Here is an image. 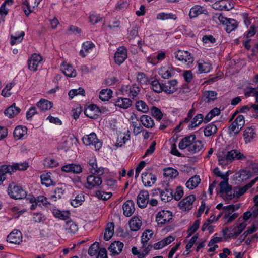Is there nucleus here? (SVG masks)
<instances>
[{
    "label": "nucleus",
    "instance_id": "nucleus-49",
    "mask_svg": "<svg viewBox=\"0 0 258 258\" xmlns=\"http://www.w3.org/2000/svg\"><path fill=\"white\" fill-rule=\"evenodd\" d=\"M247 224L245 222H243L239 224L237 226V230L234 232L233 233H231L229 234V237H237L242 232V231L245 228Z\"/></svg>",
    "mask_w": 258,
    "mask_h": 258
},
{
    "label": "nucleus",
    "instance_id": "nucleus-52",
    "mask_svg": "<svg viewBox=\"0 0 258 258\" xmlns=\"http://www.w3.org/2000/svg\"><path fill=\"white\" fill-rule=\"evenodd\" d=\"M164 175L166 177L175 178L178 176V172L175 169L172 168H168L164 170Z\"/></svg>",
    "mask_w": 258,
    "mask_h": 258
},
{
    "label": "nucleus",
    "instance_id": "nucleus-21",
    "mask_svg": "<svg viewBox=\"0 0 258 258\" xmlns=\"http://www.w3.org/2000/svg\"><path fill=\"white\" fill-rule=\"evenodd\" d=\"M100 112V110L97 105L91 104L85 109L84 113L87 116L91 118H94Z\"/></svg>",
    "mask_w": 258,
    "mask_h": 258
},
{
    "label": "nucleus",
    "instance_id": "nucleus-24",
    "mask_svg": "<svg viewBox=\"0 0 258 258\" xmlns=\"http://www.w3.org/2000/svg\"><path fill=\"white\" fill-rule=\"evenodd\" d=\"M20 111L21 109L16 107L15 103H13L5 110L4 113L9 118H11L18 114Z\"/></svg>",
    "mask_w": 258,
    "mask_h": 258
},
{
    "label": "nucleus",
    "instance_id": "nucleus-1",
    "mask_svg": "<svg viewBox=\"0 0 258 258\" xmlns=\"http://www.w3.org/2000/svg\"><path fill=\"white\" fill-rule=\"evenodd\" d=\"M8 193L10 197L14 199H22L26 197V192L20 186L14 182L9 184Z\"/></svg>",
    "mask_w": 258,
    "mask_h": 258
},
{
    "label": "nucleus",
    "instance_id": "nucleus-23",
    "mask_svg": "<svg viewBox=\"0 0 258 258\" xmlns=\"http://www.w3.org/2000/svg\"><path fill=\"white\" fill-rule=\"evenodd\" d=\"M94 47H95V45L92 42H84L82 44V49L80 51V55L82 57H85L87 54L90 53Z\"/></svg>",
    "mask_w": 258,
    "mask_h": 258
},
{
    "label": "nucleus",
    "instance_id": "nucleus-5",
    "mask_svg": "<svg viewBox=\"0 0 258 258\" xmlns=\"http://www.w3.org/2000/svg\"><path fill=\"white\" fill-rule=\"evenodd\" d=\"M127 50L124 47H119L114 54V61L116 64L120 65L127 58Z\"/></svg>",
    "mask_w": 258,
    "mask_h": 258
},
{
    "label": "nucleus",
    "instance_id": "nucleus-34",
    "mask_svg": "<svg viewBox=\"0 0 258 258\" xmlns=\"http://www.w3.org/2000/svg\"><path fill=\"white\" fill-rule=\"evenodd\" d=\"M201 179L199 176H194L190 178L186 182V187L190 189H192L198 185Z\"/></svg>",
    "mask_w": 258,
    "mask_h": 258
},
{
    "label": "nucleus",
    "instance_id": "nucleus-60",
    "mask_svg": "<svg viewBox=\"0 0 258 258\" xmlns=\"http://www.w3.org/2000/svg\"><path fill=\"white\" fill-rule=\"evenodd\" d=\"M183 193V187L180 186H177L173 195V198L176 201H179L182 197Z\"/></svg>",
    "mask_w": 258,
    "mask_h": 258
},
{
    "label": "nucleus",
    "instance_id": "nucleus-10",
    "mask_svg": "<svg viewBox=\"0 0 258 258\" xmlns=\"http://www.w3.org/2000/svg\"><path fill=\"white\" fill-rule=\"evenodd\" d=\"M175 57L178 60L191 64L194 59L190 53L187 51L178 50L176 52Z\"/></svg>",
    "mask_w": 258,
    "mask_h": 258
},
{
    "label": "nucleus",
    "instance_id": "nucleus-20",
    "mask_svg": "<svg viewBox=\"0 0 258 258\" xmlns=\"http://www.w3.org/2000/svg\"><path fill=\"white\" fill-rule=\"evenodd\" d=\"M7 241L14 244H19L22 241V236L20 231H12L7 236Z\"/></svg>",
    "mask_w": 258,
    "mask_h": 258
},
{
    "label": "nucleus",
    "instance_id": "nucleus-18",
    "mask_svg": "<svg viewBox=\"0 0 258 258\" xmlns=\"http://www.w3.org/2000/svg\"><path fill=\"white\" fill-rule=\"evenodd\" d=\"M63 171L66 172H71L73 173L78 174L82 172V168L79 164H69L62 167Z\"/></svg>",
    "mask_w": 258,
    "mask_h": 258
},
{
    "label": "nucleus",
    "instance_id": "nucleus-41",
    "mask_svg": "<svg viewBox=\"0 0 258 258\" xmlns=\"http://www.w3.org/2000/svg\"><path fill=\"white\" fill-rule=\"evenodd\" d=\"M112 93L110 89H103L100 92L99 98L103 101H107L111 97Z\"/></svg>",
    "mask_w": 258,
    "mask_h": 258
},
{
    "label": "nucleus",
    "instance_id": "nucleus-43",
    "mask_svg": "<svg viewBox=\"0 0 258 258\" xmlns=\"http://www.w3.org/2000/svg\"><path fill=\"white\" fill-rule=\"evenodd\" d=\"M157 18L162 20H165L168 19L176 20L177 17L176 15L173 14L172 13H160L157 14Z\"/></svg>",
    "mask_w": 258,
    "mask_h": 258
},
{
    "label": "nucleus",
    "instance_id": "nucleus-4",
    "mask_svg": "<svg viewBox=\"0 0 258 258\" xmlns=\"http://www.w3.org/2000/svg\"><path fill=\"white\" fill-rule=\"evenodd\" d=\"M196 199L194 195H191L183 199L178 203V206L183 211L189 210L192 207L193 202Z\"/></svg>",
    "mask_w": 258,
    "mask_h": 258
},
{
    "label": "nucleus",
    "instance_id": "nucleus-46",
    "mask_svg": "<svg viewBox=\"0 0 258 258\" xmlns=\"http://www.w3.org/2000/svg\"><path fill=\"white\" fill-rule=\"evenodd\" d=\"M203 12V8L199 6L192 7L189 12V16L191 18H195Z\"/></svg>",
    "mask_w": 258,
    "mask_h": 258
},
{
    "label": "nucleus",
    "instance_id": "nucleus-25",
    "mask_svg": "<svg viewBox=\"0 0 258 258\" xmlns=\"http://www.w3.org/2000/svg\"><path fill=\"white\" fill-rule=\"evenodd\" d=\"M61 69L63 74L68 77H75L77 75L75 69L71 65L69 64H62Z\"/></svg>",
    "mask_w": 258,
    "mask_h": 258
},
{
    "label": "nucleus",
    "instance_id": "nucleus-64",
    "mask_svg": "<svg viewBox=\"0 0 258 258\" xmlns=\"http://www.w3.org/2000/svg\"><path fill=\"white\" fill-rule=\"evenodd\" d=\"M234 121L235 122V124L238 125L241 129L242 128L245 124V119L242 115H238Z\"/></svg>",
    "mask_w": 258,
    "mask_h": 258
},
{
    "label": "nucleus",
    "instance_id": "nucleus-55",
    "mask_svg": "<svg viewBox=\"0 0 258 258\" xmlns=\"http://www.w3.org/2000/svg\"><path fill=\"white\" fill-rule=\"evenodd\" d=\"M173 70L172 68L165 69V68L161 69L160 71L159 74L164 79H168L171 77L173 74Z\"/></svg>",
    "mask_w": 258,
    "mask_h": 258
},
{
    "label": "nucleus",
    "instance_id": "nucleus-31",
    "mask_svg": "<svg viewBox=\"0 0 258 258\" xmlns=\"http://www.w3.org/2000/svg\"><path fill=\"white\" fill-rule=\"evenodd\" d=\"M52 104L51 102L42 99L37 103V106L41 111H46L51 109Z\"/></svg>",
    "mask_w": 258,
    "mask_h": 258
},
{
    "label": "nucleus",
    "instance_id": "nucleus-50",
    "mask_svg": "<svg viewBox=\"0 0 258 258\" xmlns=\"http://www.w3.org/2000/svg\"><path fill=\"white\" fill-rule=\"evenodd\" d=\"M54 216L62 220H66L69 218V213L65 211H61L59 210H54L53 211Z\"/></svg>",
    "mask_w": 258,
    "mask_h": 258
},
{
    "label": "nucleus",
    "instance_id": "nucleus-32",
    "mask_svg": "<svg viewBox=\"0 0 258 258\" xmlns=\"http://www.w3.org/2000/svg\"><path fill=\"white\" fill-rule=\"evenodd\" d=\"M142 124L147 128H152L154 125V122L152 118L148 115H143L140 117Z\"/></svg>",
    "mask_w": 258,
    "mask_h": 258
},
{
    "label": "nucleus",
    "instance_id": "nucleus-22",
    "mask_svg": "<svg viewBox=\"0 0 258 258\" xmlns=\"http://www.w3.org/2000/svg\"><path fill=\"white\" fill-rule=\"evenodd\" d=\"M123 244L119 241H115L112 243L109 247V250L113 255L119 254L123 247Z\"/></svg>",
    "mask_w": 258,
    "mask_h": 258
},
{
    "label": "nucleus",
    "instance_id": "nucleus-7",
    "mask_svg": "<svg viewBox=\"0 0 258 258\" xmlns=\"http://www.w3.org/2000/svg\"><path fill=\"white\" fill-rule=\"evenodd\" d=\"M98 176L90 175L87 178V183L85 185L86 188L92 189L99 186L102 183V180Z\"/></svg>",
    "mask_w": 258,
    "mask_h": 258
},
{
    "label": "nucleus",
    "instance_id": "nucleus-16",
    "mask_svg": "<svg viewBox=\"0 0 258 258\" xmlns=\"http://www.w3.org/2000/svg\"><path fill=\"white\" fill-rule=\"evenodd\" d=\"M227 158L229 160L230 162L234 160H243L245 158L243 154L238 150H232L226 153Z\"/></svg>",
    "mask_w": 258,
    "mask_h": 258
},
{
    "label": "nucleus",
    "instance_id": "nucleus-6",
    "mask_svg": "<svg viewBox=\"0 0 258 258\" xmlns=\"http://www.w3.org/2000/svg\"><path fill=\"white\" fill-rule=\"evenodd\" d=\"M172 219V213L168 211L159 212L156 216V221L158 224H165Z\"/></svg>",
    "mask_w": 258,
    "mask_h": 258
},
{
    "label": "nucleus",
    "instance_id": "nucleus-17",
    "mask_svg": "<svg viewBox=\"0 0 258 258\" xmlns=\"http://www.w3.org/2000/svg\"><path fill=\"white\" fill-rule=\"evenodd\" d=\"M134 203L132 200L126 201L122 205L123 214L126 217L131 216L135 212Z\"/></svg>",
    "mask_w": 258,
    "mask_h": 258
},
{
    "label": "nucleus",
    "instance_id": "nucleus-48",
    "mask_svg": "<svg viewBox=\"0 0 258 258\" xmlns=\"http://www.w3.org/2000/svg\"><path fill=\"white\" fill-rule=\"evenodd\" d=\"M131 125L133 128V133L137 136L142 131V127L140 123H138V120L131 121Z\"/></svg>",
    "mask_w": 258,
    "mask_h": 258
},
{
    "label": "nucleus",
    "instance_id": "nucleus-36",
    "mask_svg": "<svg viewBox=\"0 0 258 258\" xmlns=\"http://www.w3.org/2000/svg\"><path fill=\"white\" fill-rule=\"evenodd\" d=\"M7 174H11V171L10 170L8 165H3L0 167V184L6 179Z\"/></svg>",
    "mask_w": 258,
    "mask_h": 258
},
{
    "label": "nucleus",
    "instance_id": "nucleus-42",
    "mask_svg": "<svg viewBox=\"0 0 258 258\" xmlns=\"http://www.w3.org/2000/svg\"><path fill=\"white\" fill-rule=\"evenodd\" d=\"M217 131V126L212 123L208 124L204 130V134L206 136L209 137L215 134Z\"/></svg>",
    "mask_w": 258,
    "mask_h": 258
},
{
    "label": "nucleus",
    "instance_id": "nucleus-47",
    "mask_svg": "<svg viewBox=\"0 0 258 258\" xmlns=\"http://www.w3.org/2000/svg\"><path fill=\"white\" fill-rule=\"evenodd\" d=\"M152 89L154 91L157 93H160L163 91V84H160L159 81L155 79L151 83Z\"/></svg>",
    "mask_w": 258,
    "mask_h": 258
},
{
    "label": "nucleus",
    "instance_id": "nucleus-53",
    "mask_svg": "<svg viewBox=\"0 0 258 258\" xmlns=\"http://www.w3.org/2000/svg\"><path fill=\"white\" fill-rule=\"evenodd\" d=\"M137 109L139 111L146 113L149 111V108L145 102L143 101H138L136 104Z\"/></svg>",
    "mask_w": 258,
    "mask_h": 258
},
{
    "label": "nucleus",
    "instance_id": "nucleus-45",
    "mask_svg": "<svg viewBox=\"0 0 258 258\" xmlns=\"http://www.w3.org/2000/svg\"><path fill=\"white\" fill-rule=\"evenodd\" d=\"M140 90V89L138 85L133 84L129 87L127 91H128L129 96L132 97V98L134 99L137 96Z\"/></svg>",
    "mask_w": 258,
    "mask_h": 258
},
{
    "label": "nucleus",
    "instance_id": "nucleus-2",
    "mask_svg": "<svg viewBox=\"0 0 258 258\" xmlns=\"http://www.w3.org/2000/svg\"><path fill=\"white\" fill-rule=\"evenodd\" d=\"M220 191L219 194L221 197L226 200H231L235 196V190L233 192L231 186L228 183V179L225 181H221L220 184Z\"/></svg>",
    "mask_w": 258,
    "mask_h": 258
},
{
    "label": "nucleus",
    "instance_id": "nucleus-28",
    "mask_svg": "<svg viewBox=\"0 0 258 258\" xmlns=\"http://www.w3.org/2000/svg\"><path fill=\"white\" fill-rule=\"evenodd\" d=\"M114 225L113 222L109 223L107 224L104 233V238L108 241L111 239L114 233Z\"/></svg>",
    "mask_w": 258,
    "mask_h": 258
},
{
    "label": "nucleus",
    "instance_id": "nucleus-56",
    "mask_svg": "<svg viewBox=\"0 0 258 258\" xmlns=\"http://www.w3.org/2000/svg\"><path fill=\"white\" fill-rule=\"evenodd\" d=\"M238 175L237 179H238L239 181L246 180L251 176L249 171L245 170L240 171Z\"/></svg>",
    "mask_w": 258,
    "mask_h": 258
},
{
    "label": "nucleus",
    "instance_id": "nucleus-40",
    "mask_svg": "<svg viewBox=\"0 0 258 258\" xmlns=\"http://www.w3.org/2000/svg\"><path fill=\"white\" fill-rule=\"evenodd\" d=\"M203 117L204 116L202 114H197L196 116H195L191 123L189 124L188 127L189 128H194L197 127L203 122Z\"/></svg>",
    "mask_w": 258,
    "mask_h": 258
},
{
    "label": "nucleus",
    "instance_id": "nucleus-35",
    "mask_svg": "<svg viewBox=\"0 0 258 258\" xmlns=\"http://www.w3.org/2000/svg\"><path fill=\"white\" fill-rule=\"evenodd\" d=\"M217 93L214 91H205L203 94L205 101L206 102H210L217 99Z\"/></svg>",
    "mask_w": 258,
    "mask_h": 258
},
{
    "label": "nucleus",
    "instance_id": "nucleus-33",
    "mask_svg": "<svg viewBox=\"0 0 258 258\" xmlns=\"http://www.w3.org/2000/svg\"><path fill=\"white\" fill-rule=\"evenodd\" d=\"M11 173L16 170H25L28 167V164L27 162L21 163H15L11 166H9Z\"/></svg>",
    "mask_w": 258,
    "mask_h": 258
},
{
    "label": "nucleus",
    "instance_id": "nucleus-58",
    "mask_svg": "<svg viewBox=\"0 0 258 258\" xmlns=\"http://www.w3.org/2000/svg\"><path fill=\"white\" fill-rule=\"evenodd\" d=\"M85 91L83 88L80 87L78 89H72L68 93V95L70 98L72 99L75 96L81 94L84 96Z\"/></svg>",
    "mask_w": 258,
    "mask_h": 258
},
{
    "label": "nucleus",
    "instance_id": "nucleus-29",
    "mask_svg": "<svg viewBox=\"0 0 258 258\" xmlns=\"http://www.w3.org/2000/svg\"><path fill=\"white\" fill-rule=\"evenodd\" d=\"M89 165L90 166L89 169L91 173L97 175H100L103 173L104 169L101 167H98L96 161H93L92 162L90 161Z\"/></svg>",
    "mask_w": 258,
    "mask_h": 258
},
{
    "label": "nucleus",
    "instance_id": "nucleus-13",
    "mask_svg": "<svg viewBox=\"0 0 258 258\" xmlns=\"http://www.w3.org/2000/svg\"><path fill=\"white\" fill-rule=\"evenodd\" d=\"M42 58L40 55L33 54L31 55L28 61L29 69L32 71H36L39 63L42 61Z\"/></svg>",
    "mask_w": 258,
    "mask_h": 258
},
{
    "label": "nucleus",
    "instance_id": "nucleus-44",
    "mask_svg": "<svg viewBox=\"0 0 258 258\" xmlns=\"http://www.w3.org/2000/svg\"><path fill=\"white\" fill-rule=\"evenodd\" d=\"M200 224V220H196L193 224L190 226L187 230L188 235L187 238L190 237L199 228Z\"/></svg>",
    "mask_w": 258,
    "mask_h": 258
},
{
    "label": "nucleus",
    "instance_id": "nucleus-3",
    "mask_svg": "<svg viewBox=\"0 0 258 258\" xmlns=\"http://www.w3.org/2000/svg\"><path fill=\"white\" fill-rule=\"evenodd\" d=\"M82 141L86 146L93 145L96 150H99L102 145V142L97 138L94 133L84 136L82 138Z\"/></svg>",
    "mask_w": 258,
    "mask_h": 258
},
{
    "label": "nucleus",
    "instance_id": "nucleus-27",
    "mask_svg": "<svg viewBox=\"0 0 258 258\" xmlns=\"http://www.w3.org/2000/svg\"><path fill=\"white\" fill-rule=\"evenodd\" d=\"M132 105V101L126 98H119L115 101V106L126 109Z\"/></svg>",
    "mask_w": 258,
    "mask_h": 258
},
{
    "label": "nucleus",
    "instance_id": "nucleus-62",
    "mask_svg": "<svg viewBox=\"0 0 258 258\" xmlns=\"http://www.w3.org/2000/svg\"><path fill=\"white\" fill-rule=\"evenodd\" d=\"M235 123V122L233 121L229 126V130L230 131V134H232V133H233L234 135H237L241 130L240 128H239V126H238V125Z\"/></svg>",
    "mask_w": 258,
    "mask_h": 258
},
{
    "label": "nucleus",
    "instance_id": "nucleus-39",
    "mask_svg": "<svg viewBox=\"0 0 258 258\" xmlns=\"http://www.w3.org/2000/svg\"><path fill=\"white\" fill-rule=\"evenodd\" d=\"M198 67L200 73H208L211 69V64L205 62H198Z\"/></svg>",
    "mask_w": 258,
    "mask_h": 258
},
{
    "label": "nucleus",
    "instance_id": "nucleus-15",
    "mask_svg": "<svg viewBox=\"0 0 258 258\" xmlns=\"http://www.w3.org/2000/svg\"><path fill=\"white\" fill-rule=\"evenodd\" d=\"M160 193L161 200L164 202L170 201L173 198V190L168 186L163 190L158 189Z\"/></svg>",
    "mask_w": 258,
    "mask_h": 258
},
{
    "label": "nucleus",
    "instance_id": "nucleus-37",
    "mask_svg": "<svg viewBox=\"0 0 258 258\" xmlns=\"http://www.w3.org/2000/svg\"><path fill=\"white\" fill-rule=\"evenodd\" d=\"M225 20L226 21L225 22L226 24V31L227 32L230 33L237 28L238 23L235 20L233 19H225Z\"/></svg>",
    "mask_w": 258,
    "mask_h": 258
},
{
    "label": "nucleus",
    "instance_id": "nucleus-38",
    "mask_svg": "<svg viewBox=\"0 0 258 258\" xmlns=\"http://www.w3.org/2000/svg\"><path fill=\"white\" fill-rule=\"evenodd\" d=\"M64 227L66 230L71 233H75L78 230L77 224L72 221L67 222Z\"/></svg>",
    "mask_w": 258,
    "mask_h": 258
},
{
    "label": "nucleus",
    "instance_id": "nucleus-63",
    "mask_svg": "<svg viewBox=\"0 0 258 258\" xmlns=\"http://www.w3.org/2000/svg\"><path fill=\"white\" fill-rule=\"evenodd\" d=\"M58 163L54 159L46 158L44 161V165L46 167H56Z\"/></svg>",
    "mask_w": 258,
    "mask_h": 258
},
{
    "label": "nucleus",
    "instance_id": "nucleus-57",
    "mask_svg": "<svg viewBox=\"0 0 258 258\" xmlns=\"http://www.w3.org/2000/svg\"><path fill=\"white\" fill-rule=\"evenodd\" d=\"M142 253L143 254H140L139 258H144L151 250L153 246L148 243H142Z\"/></svg>",
    "mask_w": 258,
    "mask_h": 258
},
{
    "label": "nucleus",
    "instance_id": "nucleus-8",
    "mask_svg": "<svg viewBox=\"0 0 258 258\" xmlns=\"http://www.w3.org/2000/svg\"><path fill=\"white\" fill-rule=\"evenodd\" d=\"M256 133L254 128L246 127L243 131V137L245 144L252 142L256 137Z\"/></svg>",
    "mask_w": 258,
    "mask_h": 258
},
{
    "label": "nucleus",
    "instance_id": "nucleus-51",
    "mask_svg": "<svg viewBox=\"0 0 258 258\" xmlns=\"http://www.w3.org/2000/svg\"><path fill=\"white\" fill-rule=\"evenodd\" d=\"M153 234V232L151 230H147L144 232L141 237L142 243H147Z\"/></svg>",
    "mask_w": 258,
    "mask_h": 258
},
{
    "label": "nucleus",
    "instance_id": "nucleus-59",
    "mask_svg": "<svg viewBox=\"0 0 258 258\" xmlns=\"http://www.w3.org/2000/svg\"><path fill=\"white\" fill-rule=\"evenodd\" d=\"M99 249V244L98 242H95L92 244L88 250V254L92 256L95 255Z\"/></svg>",
    "mask_w": 258,
    "mask_h": 258
},
{
    "label": "nucleus",
    "instance_id": "nucleus-61",
    "mask_svg": "<svg viewBox=\"0 0 258 258\" xmlns=\"http://www.w3.org/2000/svg\"><path fill=\"white\" fill-rule=\"evenodd\" d=\"M151 110L152 115L157 119L160 120L162 118L163 114L159 109L154 106L152 107Z\"/></svg>",
    "mask_w": 258,
    "mask_h": 258
},
{
    "label": "nucleus",
    "instance_id": "nucleus-12",
    "mask_svg": "<svg viewBox=\"0 0 258 258\" xmlns=\"http://www.w3.org/2000/svg\"><path fill=\"white\" fill-rule=\"evenodd\" d=\"M142 180L145 186L151 187L155 183L157 178L151 173L144 172L142 174Z\"/></svg>",
    "mask_w": 258,
    "mask_h": 258
},
{
    "label": "nucleus",
    "instance_id": "nucleus-14",
    "mask_svg": "<svg viewBox=\"0 0 258 258\" xmlns=\"http://www.w3.org/2000/svg\"><path fill=\"white\" fill-rule=\"evenodd\" d=\"M163 91L167 94H173L177 89V81L176 80L168 81L163 84Z\"/></svg>",
    "mask_w": 258,
    "mask_h": 258
},
{
    "label": "nucleus",
    "instance_id": "nucleus-54",
    "mask_svg": "<svg viewBox=\"0 0 258 258\" xmlns=\"http://www.w3.org/2000/svg\"><path fill=\"white\" fill-rule=\"evenodd\" d=\"M42 184L49 186L52 184V181L50 178V175L49 173L43 174L41 175Z\"/></svg>",
    "mask_w": 258,
    "mask_h": 258
},
{
    "label": "nucleus",
    "instance_id": "nucleus-26",
    "mask_svg": "<svg viewBox=\"0 0 258 258\" xmlns=\"http://www.w3.org/2000/svg\"><path fill=\"white\" fill-rule=\"evenodd\" d=\"M203 148V144L200 140H195L189 149L187 150L190 154H194L199 152Z\"/></svg>",
    "mask_w": 258,
    "mask_h": 258
},
{
    "label": "nucleus",
    "instance_id": "nucleus-19",
    "mask_svg": "<svg viewBox=\"0 0 258 258\" xmlns=\"http://www.w3.org/2000/svg\"><path fill=\"white\" fill-rule=\"evenodd\" d=\"M128 224L132 231H137L142 225L141 218L138 216H134L129 221Z\"/></svg>",
    "mask_w": 258,
    "mask_h": 258
},
{
    "label": "nucleus",
    "instance_id": "nucleus-11",
    "mask_svg": "<svg viewBox=\"0 0 258 258\" xmlns=\"http://www.w3.org/2000/svg\"><path fill=\"white\" fill-rule=\"evenodd\" d=\"M149 195L147 191L142 190L139 194L137 202L138 206L140 208H145L149 202Z\"/></svg>",
    "mask_w": 258,
    "mask_h": 258
},
{
    "label": "nucleus",
    "instance_id": "nucleus-9",
    "mask_svg": "<svg viewBox=\"0 0 258 258\" xmlns=\"http://www.w3.org/2000/svg\"><path fill=\"white\" fill-rule=\"evenodd\" d=\"M196 139L195 135H190L186 136L181 139L178 144V147L180 150H184L187 149V150L190 148V146Z\"/></svg>",
    "mask_w": 258,
    "mask_h": 258
},
{
    "label": "nucleus",
    "instance_id": "nucleus-30",
    "mask_svg": "<svg viewBox=\"0 0 258 258\" xmlns=\"http://www.w3.org/2000/svg\"><path fill=\"white\" fill-rule=\"evenodd\" d=\"M27 128L26 126H17L14 131V136L17 139H20L27 134Z\"/></svg>",
    "mask_w": 258,
    "mask_h": 258
}]
</instances>
